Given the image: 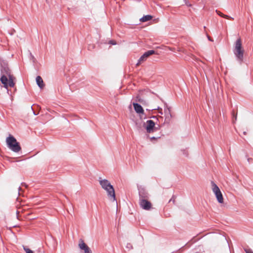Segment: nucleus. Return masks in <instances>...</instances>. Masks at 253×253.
<instances>
[{
  "label": "nucleus",
  "instance_id": "obj_1",
  "mask_svg": "<svg viewBox=\"0 0 253 253\" xmlns=\"http://www.w3.org/2000/svg\"><path fill=\"white\" fill-rule=\"evenodd\" d=\"M233 51L236 60L240 64H241L243 62L244 49L242 47L241 38H239L236 40Z\"/></svg>",
  "mask_w": 253,
  "mask_h": 253
},
{
  "label": "nucleus",
  "instance_id": "obj_2",
  "mask_svg": "<svg viewBox=\"0 0 253 253\" xmlns=\"http://www.w3.org/2000/svg\"><path fill=\"white\" fill-rule=\"evenodd\" d=\"M6 143L7 147L14 152L17 153L21 150L19 142L11 134H9L6 138Z\"/></svg>",
  "mask_w": 253,
  "mask_h": 253
},
{
  "label": "nucleus",
  "instance_id": "obj_3",
  "mask_svg": "<svg viewBox=\"0 0 253 253\" xmlns=\"http://www.w3.org/2000/svg\"><path fill=\"white\" fill-rule=\"evenodd\" d=\"M99 183L102 188L107 191L108 196L113 198L114 201H116L115 189L110 182L107 179H104L99 180Z\"/></svg>",
  "mask_w": 253,
  "mask_h": 253
},
{
  "label": "nucleus",
  "instance_id": "obj_4",
  "mask_svg": "<svg viewBox=\"0 0 253 253\" xmlns=\"http://www.w3.org/2000/svg\"><path fill=\"white\" fill-rule=\"evenodd\" d=\"M15 79L14 76H7L2 75L0 76V81L3 84V87L7 89L8 86L13 87L15 85L14 82Z\"/></svg>",
  "mask_w": 253,
  "mask_h": 253
},
{
  "label": "nucleus",
  "instance_id": "obj_5",
  "mask_svg": "<svg viewBox=\"0 0 253 253\" xmlns=\"http://www.w3.org/2000/svg\"><path fill=\"white\" fill-rule=\"evenodd\" d=\"M211 184L212 191L215 195L217 201L219 203L222 204L223 203V198L220 189L213 181H211Z\"/></svg>",
  "mask_w": 253,
  "mask_h": 253
},
{
  "label": "nucleus",
  "instance_id": "obj_6",
  "mask_svg": "<svg viewBox=\"0 0 253 253\" xmlns=\"http://www.w3.org/2000/svg\"><path fill=\"white\" fill-rule=\"evenodd\" d=\"M2 75L7 76H13L11 74L8 63L5 61H2L0 62V75L2 76Z\"/></svg>",
  "mask_w": 253,
  "mask_h": 253
},
{
  "label": "nucleus",
  "instance_id": "obj_7",
  "mask_svg": "<svg viewBox=\"0 0 253 253\" xmlns=\"http://www.w3.org/2000/svg\"><path fill=\"white\" fill-rule=\"evenodd\" d=\"M158 54V53L155 50H149L145 52L139 58L136 65L138 66L142 62L146 60L147 58L152 54Z\"/></svg>",
  "mask_w": 253,
  "mask_h": 253
},
{
  "label": "nucleus",
  "instance_id": "obj_8",
  "mask_svg": "<svg viewBox=\"0 0 253 253\" xmlns=\"http://www.w3.org/2000/svg\"><path fill=\"white\" fill-rule=\"evenodd\" d=\"M143 126L148 133H151L153 132L154 129H157V127H155V124L154 122L151 120H147L146 123H144Z\"/></svg>",
  "mask_w": 253,
  "mask_h": 253
},
{
  "label": "nucleus",
  "instance_id": "obj_9",
  "mask_svg": "<svg viewBox=\"0 0 253 253\" xmlns=\"http://www.w3.org/2000/svg\"><path fill=\"white\" fill-rule=\"evenodd\" d=\"M139 203L140 207L145 210H149L152 207V204L149 199L139 200Z\"/></svg>",
  "mask_w": 253,
  "mask_h": 253
},
{
  "label": "nucleus",
  "instance_id": "obj_10",
  "mask_svg": "<svg viewBox=\"0 0 253 253\" xmlns=\"http://www.w3.org/2000/svg\"><path fill=\"white\" fill-rule=\"evenodd\" d=\"M138 193L139 200L147 199L149 198V195L148 193L146 190L143 187H140L138 188Z\"/></svg>",
  "mask_w": 253,
  "mask_h": 253
},
{
  "label": "nucleus",
  "instance_id": "obj_11",
  "mask_svg": "<svg viewBox=\"0 0 253 253\" xmlns=\"http://www.w3.org/2000/svg\"><path fill=\"white\" fill-rule=\"evenodd\" d=\"M79 247L81 250H83L84 253H92V252L87 245L84 242L83 240H81L79 244Z\"/></svg>",
  "mask_w": 253,
  "mask_h": 253
},
{
  "label": "nucleus",
  "instance_id": "obj_12",
  "mask_svg": "<svg viewBox=\"0 0 253 253\" xmlns=\"http://www.w3.org/2000/svg\"><path fill=\"white\" fill-rule=\"evenodd\" d=\"M132 105L136 113L138 114H144V110L140 104L137 102H133Z\"/></svg>",
  "mask_w": 253,
  "mask_h": 253
},
{
  "label": "nucleus",
  "instance_id": "obj_13",
  "mask_svg": "<svg viewBox=\"0 0 253 253\" xmlns=\"http://www.w3.org/2000/svg\"><path fill=\"white\" fill-rule=\"evenodd\" d=\"M36 81L37 84L39 86V87L40 88H43L44 84H43V80H42V77L40 76H37L36 77Z\"/></svg>",
  "mask_w": 253,
  "mask_h": 253
},
{
  "label": "nucleus",
  "instance_id": "obj_14",
  "mask_svg": "<svg viewBox=\"0 0 253 253\" xmlns=\"http://www.w3.org/2000/svg\"><path fill=\"white\" fill-rule=\"evenodd\" d=\"M153 16L151 15H144L139 19V21L141 22H145L152 20Z\"/></svg>",
  "mask_w": 253,
  "mask_h": 253
},
{
  "label": "nucleus",
  "instance_id": "obj_15",
  "mask_svg": "<svg viewBox=\"0 0 253 253\" xmlns=\"http://www.w3.org/2000/svg\"><path fill=\"white\" fill-rule=\"evenodd\" d=\"M164 113L166 116H172L170 113V108L167 104H165Z\"/></svg>",
  "mask_w": 253,
  "mask_h": 253
},
{
  "label": "nucleus",
  "instance_id": "obj_16",
  "mask_svg": "<svg viewBox=\"0 0 253 253\" xmlns=\"http://www.w3.org/2000/svg\"><path fill=\"white\" fill-rule=\"evenodd\" d=\"M135 101L136 102H139L142 103V104H144V103H146L145 100H144L143 99L141 98L139 95H137L136 97Z\"/></svg>",
  "mask_w": 253,
  "mask_h": 253
},
{
  "label": "nucleus",
  "instance_id": "obj_17",
  "mask_svg": "<svg viewBox=\"0 0 253 253\" xmlns=\"http://www.w3.org/2000/svg\"><path fill=\"white\" fill-rule=\"evenodd\" d=\"M23 249L26 253H34L33 251L26 246H23Z\"/></svg>",
  "mask_w": 253,
  "mask_h": 253
},
{
  "label": "nucleus",
  "instance_id": "obj_18",
  "mask_svg": "<svg viewBox=\"0 0 253 253\" xmlns=\"http://www.w3.org/2000/svg\"><path fill=\"white\" fill-rule=\"evenodd\" d=\"M108 43L111 45H116L117 44V42L116 41L114 40H111L108 42Z\"/></svg>",
  "mask_w": 253,
  "mask_h": 253
},
{
  "label": "nucleus",
  "instance_id": "obj_19",
  "mask_svg": "<svg viewBox=\"0 0 253 253\" xmlns=\"http://www.w3.org/2000/svg\"><path fill=\"white\" fill-rule=\"evenodd\" d=\"M172 116H166L165 121L167 123H169Z\"/></svg>",
  "mask_w": 253,
  "mask_h": 253
},
{
  "label": "nucleus",
  "instance_id": "obj_20",
  "mask_svg": "<svg viewBox=\"0 0 253 253\" xmlns=\"http://www.w3.org/2000/svg\"><path fill=\"white\" fill-rule=\"evenodd\" d=\"M126 248L128 249L129 250L132 249V246L130 243H127L126 245Z\"/></svg>",
  "mask_w": 253,
  "mask_h": 253
},
{
  "label": "nucleus",
  "instance_id": "obj_21",
  "mask_svg": "<svg viewBox=\"0 0 253 253\" xmlns=\"http://www.w3.org/2000/svg\"><path fill=\"white\" fill-rule=\"evenodd\" d=\"M216 13L220 16L223 17V15H224V14L222 13L221 12H220L219 11L217 10H216Z\"/></svg>",
  "mask_w": 253,
  "mask_h": 253
},
{
  "label": "nucleus",
  "instance_id": "obj_22",
  "mask_svg": "<svg viewBox=\"0 0 253 253\" xmlns=\"http://www.w3.org/2000/svg\"><path fill=\"white\" fill-rule=\"evenodd\" d=\"M176 198L175 196L173 195L171 197V198L169 200V202H170L172 201V202L174 203L175 202V199Z\"/></svg>",
  "mask_w": 253,
  "mask_h": 253
},
{
  "label": "nucleus",
  "instance_id": "obj_23",
  "mask_svg": "<svg viewBox=\"0 0 253 253\" xmlns=\"http://www.w3.org/2000/svg\"><path fill=\"white\" fill-rule=\"evenodd\" d=\"M223 17L226 18V19H233V18L232 17H230V16H228L227 15H225V14H224Z\"/></svg>",
  "mask_w": 253,
  "mask_h": 253
},
{
  "label": "nucleus",
  "instance_id": "obj_24",
  "mask_svg": "<svg viewBox=\"0 0 253 253\" xmlns=\"http://www.w3.org/2000/svg\"><path fill=\"white\" fill-rule=\"evenodd\" d=\"M232 116H233V119H235V120H237V114H235L234 112H233L232 113Z\"/></svg>",
  "mask_w": 253,
  "mask_h": 253
},
{
  "label": "nucleus",
  "instance_id": "obj_25",
  "mask_svg": "<svg viewBox=\"0 0 253 253\" xmlns=\"http://www.w3.org/2000/svg\"><path fill=\"white\" fill-rule=\"evenodd\" d=\"M183 151V154L186 156V157H187L188 156V153H187V151L186 150H182Z\"/></svg>",
  "mask_w": 253,
  "mask_h": 253
},
{
  "label": "nucleus",
  "instance_id": "obj_26",
  "mask_svg": "<svg viewBox=\"0 0 253 253\" xmlns=\"http://www.w3.org/2000/svg\"><path fill=\"white\" fill-rule=\"evenodd\" d=\"M245 251L246 253H253V252L250 249H245Z\"/></svg>",
  "mask_w": 253,
  "mask_h": 253
},
{
  "label": "nucleus",
  "instance_id": "obj_27",
  "mask_svg": "<svg viewBox=\"0 0 253 253\" xmlns=\"http://www.w3.org/2000/svg\"><path fill=\"white\" fill-rule=\"evenodd\" d=\"M160 137H154V136H153V137H151L150 138V139L151 140H155V139H157V138H159Z\"/></svg>",
  "mask_w": 253,
  "mask_h": 253
},
{
  "label": "nucleus",
  "instance_id": "obj_28",
  "mask_svg": "<svg viewBox=\"0 0 253 253\" xmlns=\"http://www.w3.org/2000/svg\"><path fill=\"white\" fill-rule=\"evenodd\" d=\"M207 38H208V40L210 41H211V42H213V40L208 35H207Z\"/></svg>",
  "mask_w": 253,
  "mask_h": 253
},
{
  "label": "nucleus",
  "instance_id": "obj_29",
  "mask_svg": "<svg viewBox=\"0 0 253 253\" xmlns=\"http://www.w3.org/2000/svg\"><path fill=\"white\" fill-rule=\"evenodd\" d=\"M31 109H32V110H33V114H34L35 115H38V113H36L35 111H34V110H33V108H32V106L31 107Z\"/></svg>",
  "mask_w": 253,
  "mask_h": 253
},
{
  "label": "nucleus",
  "instance_id": "obj_30",
  "mask_svg": "<svg viewBox=\"0 0 253 253\" xmlns=\"http://www.w3.org/2000/svg\"><path fill=\"white\" fill-rule=\"evenodd\" d=\"M30 55L31 56L32 59L33 60V62H34V60H35L34 56L31 53H30Z\"/></svg>",
  "mask_w": 253,
  "mask_h": 253
},
{
  "label": "nucleus",
  "instance_id": "obj_31",
  "mask_svg": "<svg viewBox=\"0 0 253 253\" xmlns=\"http://www.w3.org/2000/svg\"><path fill=\"white\" fill-rule=\"evenodd\" d=\"M253 160V159L252 158H248L247 159V161L248 162L250 163L251 161H252Z\"/></svg>",
  "mask_w": 253,
  "mask_h": 253
},
{
  "label": "nucleus",
  "instance_id": "obj_32",
  "mask_svg": "<svg viewBox=\"0 0 253 253\" xmlns=\"http://www.w3.org/2000/svg\"><path fill=\"white\" fill-rule=\"evenodd\" d=\"M150 118L155 119V118H156V116H152V117H150Z\"/></svg>",
  "mask_w": 253,
  "mask_h": 253
},
{
  "label": "nucleus",
  "instance_id": "obj_33",
  "mask_svg": "<svg viewBox=\"0 0 253 253\" xmlns=\"http://www.w3.org/2000/svg\"><path fill=\"white\" fill-rule=\"evenodd\" d=\"M21 190V188L20 187H18V190H19V192Z\"/></svg>",
  "mask_w": 253,
  "mask_h": 253
},
{
  "label": "nucleus",
  "instance_id": "obj_34",
  "mask_svg": "<svg viewBox=\"0 0 253 253\" xmlns=\"http://www.w3.org/2000/svg\"><path fill=\"white\" fill-rule=\"evenodd\" d=\"M21 184L22 185H24L25 186H26V184L25 183H22Z\"/></svg>",
  "mask_w": 253,
  "mask_h": 253
},
{
  "label": "nucleus",
  "instance_id": "obj_35",
  "mask_svg": "<svg viewBox=\"0 0 253 253\" xmlns=\"http://www.w3.org/2000/svg\"><path fill=\"white\" fill-rule=\"evenodd\" d=\"M243 134H245V135L246 134V131H244L243 132Z\"/></svg>",
  "mask_w": 253,
  "mask_h": 253
},
{
  "label": "nucleus",
  "instance_id": "obj_36",
  "mask_svg": "<svg viewBox=\"0 0 253 253\" xmlns=\"http://www.w3.org/2000/svg\"><path fill=\"white\" fill-rule=\"evenodd\" d=\"M159 113H160V114H163V113H162V111H160V112H159Z\"/></svg>",
  "mask_w": 253,
  "mask_h": 253
},
{
  "label": "nucleus",
  "instance_id": "obj_37",
  "mask_svg": "<svg viewBox=\"0 0 253 253\" xmlns=\"http://www.w3.org/2000/svg\"><path fill=\"white\" fill-rule=\"evenodd\" d=\"M206 27L205 26H204V29H206Z\"/></svg>",
  "mask_w": 253,
  "mask_h": 253
},
{
  "label": "nucleus",
  "instance_id": "obj_38",
  "mask_svg": "<svg viewBox=\"0 0 253 253\" xmlns=\"http://www.w3.org/2000/svg\"><path fill=\"white\" fill-rule=\"evenodd\" d=\"M184 246L183 247H182L180 249H179V250H181V249L183 248Z\"/></svg>",
  "mask_w": 253,
  "mask_h": 253
}]
</instances>
